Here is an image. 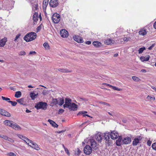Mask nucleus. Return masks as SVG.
Wrapping results in <instances>:
<instances>
[{
    "label": "nucleus",
    "instance_id": "nucleus-1",
    "mask_svg": "<svg viewBox=\"0 0 156 156\" xmlns=\"http://www.w3.org/2000/svg\"><path fill=\"white\" fill-rule=\"evenodd\" d=\"M131 142V139L130 137H127L122 138V136H120L118 139L116 140V144L117 146H120L121 145L129 144Z\"/></svg>",
    "mask_w": 156,
    "mask_h": 156
},
{
    "label": "nucleus",
    "instance_id": "nucleus-2",
    "mask_svg": "<svg viewBox=\"0 0 156 156\" xmlns=\"http://www.w3.org/2000/svg\"><path fill=\"white\" fill-rule=\"evenodd\" d=\"M36 34L34 32H30L24 37V39L27 42H29L34 40L36 37Z\"/></svg>",
    "mask_w": 156,
    "mask_h": 156
},
{
    "label": "nucleus",
    "instance_id": "nucleus-3",
    "mask_svg": "<svg viewBox=\"0 0 156 156\" xmlns=\"http://www.w3.org/2000/svg\"><path fill=\"white\" fill-rule=\"evenodd\" d=\"M48 105L46 102H40L37 103L35 106V107L37 109H43L45 110L47 108Z\"/></svg>",
    "mask_w": 156,
    "mask_h": 156
},
{
    "label": "nucleus",
    "instance_id": "nucleus-4",
    "mask_svg": "<svg viewBox=\"0 0 156 156\" xmlns=\"http://www.w3.org/2000/svg\"><path fill=\"white\" fill-rule=\"evenodd\" d=\"M52 20L54 23H58L60 20V16L57 13H55L52 16Z\"/></svg>",
    "mask_w": 156,
    "mask_h": 156
},
{
    "label": "nucleus",
    "instance_id": "nucleus-5",
    "mask_svg": "<svg viewBox=\"0 0 156 156\" xmlns=\"http://www.w3.org/2000/svg\"><path fill=\"white\" fill-rule=\"evenodd\" d=\"M142 139V137L140 136H138L134 138L132 143V145L133 146L137 145L141 143V140Z\"/></svg>",
    "mask_w": 156,
    "mask_h": 156
},
{
    "label": "nucleus",
    "instance_id": "nucleus-6",
    "mask_svg": "<svg viewBox=\"0 0 156 156\" xmlns=\"http://www.w3.org/2000/svg\"><path fill=\"white\" fill-rule=\"evenodd\" d=\"M83 151L86 154L89 155L92 152V149L89 145H87L84 147Z\"/></svg>",
    "mask_w": 156,
    "mask_h": 156
},
{
    "label": "nucleus",
    "instance_id": "nucleus-7",
    "mask_svg": "<svg viewBox=\"0 0 156 156\" xmlns=\"http://www.w3.org/2000/svg\"><path fill=\"white\" fill-rule=\"evenodd\" d=\"M72 103V100L71 99L69 98H66L65 99V104L63 106L64 108H68L70 106V105Z\"/></svg>",
    "mask_w": 156,
    "mask_h": 156
},
{
    "label": "nucleus",
    "instance_id": "nucleus-8",
    "mask_svg": "<svg viewBox=\"0 0 156 156\" xmlns=\"http://www.w3.org/2000/svg\"><path fill=\"white\" fill-rule=\"evenodd\" d=\"M118 133L115 131H112L110 133L111 138L113 140L117 139L119 136Z\"/></svg>",
    "mask_w": 156,
    "mask_h": 156
},
{
    "label": "nucleus",
    "instance_id": "nucleus-9",
    "mask_svg": "<svg viewBox=\"0 0 156 156\" xmlns=\"http://www.w3.org/2000/svg\"><path fill=\"white\" fill-rule=\"evenodd\" d=\"M109 135H110L109 133L106 132L104 133L103 136L104 139L106 140V143H107L109 145L111 144L109 142Z\"/></svg>",
    "mask_w": 156,
    "mask_h": 156
},
{
    "label": "nucleus",
    "instance_id": "nucleus-10",
    "mask_svg": "<svg viewBox=\"0 0 156 156\" xmlns=\"http://www.w3.org/2000/svg\"><path fill=\"white\" fill-rule=\"evenodd\" d=\"M49 4L51 7L55 8L58 5V0H50Z\"/></svg>",
    "mask_w": 156,
    "mask_h": 156
},
{
    "label": "nucleus",
    "instance_id": "nucleus-11",
    "mask_svg": "<svg viewBox=\"0 0 156 156\" xmlns=\"http://www.w3.org/2000/svg\"><path fill=\"white\" fill-rule=\"evenodd\" d=\"M60 34L61 36L63 37L66 38L68 36V33L65 29L61 30L60 32Z\"/></svg>",
    "mask_w": 156,
    "mask_h": 156
},
{
    "label": "nucleus",
    "instance_id": "nucleus-12",
    "mask_svg": "<svg viewBox=\"0 0 156 156\" xmlns=\"http://www.w3.org/2000/svg\"><path fill=\"white\" fill-rule=\"evenodd\" d=\"M102 135L101 133L98 132L95 135V138L99 142H101L102 140Z\"/></svg>",
    "mask_w": 156,
    "mask_h": 156
},
{
    "label": "nucleus",
    "instance_id": "nucleus-13",
    "mask_svg": "<svg viewBox=\"0 0 156 156\" xmlns=\"http://www.w3.org/2000/svg\"><path fill=\"white\" fill-rule=\"evenodd\" d=\"M67 108H68L70 110L74 111L76 110L77 108V105L74 103H72L70 106Z\"/></svg>",
    "mask_w": 156,
    "mask_h": 156
},
{
    "label": "nucleus",
    "instance_id": "nucleus-14",
    "mask_svg": "<svg viewBox=\"0 0 156 156\" xmlns=\"http://www.w3.org/2000/svg\"><path fill=\"white\" fill-rule=\"evenodd\" d=\"M67 108H68L70 110L74 111L76 110L77 108V105L74 103H72L70 106Z\"/></svg>",
    "mask_w": 156,
    "mask_h": 156
},
{
    "label": "nucleus",
    "instance_id": "nucleus-15",
    "mask_svg": "<svg viewBox=\"0 0 156 156\" xmlns=\"http://www.w3.org/2000/svg\"><path fill=\"white\" fill-rule=\"evenodd\" d=\"M74 40L78 43H80L83 42V40L82 38L78 36H74L73 37Z\"/></svg>",
    "mask_w": 156,
    "mask_h": 156
},
{
    "label": "nucleus",
    "instance_id": "nucleus-16",
    "mask_svg": "<svg viewBox=\"0 0 156 156\" xmlns=\"http://www.w3.org/2000/svg\"><path fill=\"white\" fill-rule=\"evenodd\" d=\"M90 142L92 147L94 149H96L98 148V144L94 140H90Z\"/></svg>",
    "mask_w": 156,
    "mask_h": 156
},
{
    "label": "nucleus",
    "instance_id": "nucleus-17",
    "mask_svg": "<svg viewBox=\"0 0 156 156\" xmlns=\"http://www.w3.org/2000/svg\"><path fill=\"white\" fill-rule=\"evenodd\" d=\"M30 146L37 150H38L40 149L38 145L36 143L32 141L31 143Z\"/></svg>",
    "mask_w": 156,
    "mask_h": 156
},
{
    "label": "nucleus",
    "instance_id": "nucleus-18",
    "mask_svg": "<svg viewBox=\"0 0 156 156\" xmlns=\"http://www.w3.org/2000/svg\"><path fill=\"white\" fill-rule=\"evenodd\" d=\"M59 100L58 99L52 98L51 101V105L52 106L58 104Z\"/></svg>",
    "mask_w": 156,
    "mask_h": 156
},
{
    "label": "nucleus",
    "instance_id": "nucleus-19",
    "mask_svg": "<svg viewBox=\"0 0 156 156\" xmlns=\"http://www.w3.org/2000/svg\"><path fill=\"white\" fill-rule=\"evenodd\" d=\"M7 41V38L5 37L0 40V47H3L5 44L6 42Z\"/></svg>",
    "mask_w": 156,
    "mask_h": 156
},
{
    "label": "nucleus",
    "instance_id": "nucleus-20",
    "mask_svg": "<svg viewBox=\"0 0 156 156\" xmlns=\"http://www.w3.org/2000/svg\"><path fill=\"white\" fill-rule=\"evenodd\" d=\"M11 127L15 130H19L21 129V128L19 126L13 122H12V125H11Z\"/></svg>",
    "mask_w": 156,
    "mask_h": 156
},
{
    "label": "nucleus",
    "instance_id": "nucleus-21",
    "mask_svg": "<svg viewBox=\"0 0 156 156\" xmlns=\"http://www.w3.org/2000/svg\"><path fill=\"white\" fill-rule=\"evenodd\" d=\"M1 113L0 114L2 115L8 117H9L11 116V115L10 113L3 109H2Z\"/></svg>",
    "mask_w": 156,
    "mask_h": 156
},
{
    "label": "nucleus",
    "instance_id": "nucleus-22",
    "mask_svg": "<svg viewBox=\"0 0 156 156\" xmlns=\"http://www.w3.org/2000/svg\"><path fill=\"white\" fill-rule=\"evenodd\" d=\"M115 41L114 40H112L110 39H108L105 41V44L109 45L112 44L114 43Z\"/></svg>",
    "mask_w": 156,
    "mask_h": 156
},
{
    "label": "nucleus",
    "instance_id": "nucleus-23",
    "mask_svg": "<svg viewBox=\"0 0 156 156\" xmlns=\"http://www.w3.org/2000/svg\"><path fill=\"white\" fill-rule=\"evenodd\" d=\"M149 58L150 56L149 55H147L145 57L142 56L140 59L142 62H144L148 61L149 60Z\"/></svg>",
    "mask_w": 156,
    "mask_h": 156
},
{
    "label": "nucleus",
    "instance_id": "nucleus-24",
    "mask_svg": "<svg viewBox=\"0 0 156 156\" xmlns=\"http://www.w3.org/2000/svg\"><path fill=\"white\" fill-rule=\"evenodd\" d=\"M39 17L38 13L35 12L33 16V19L35 22H37L38 20Z\"/></svg>",
    "mask_w": 156,
    "mask_h": 156
},
{
    "label": "nucleus",
    "instance_id": "nucleus-25",
    "mask_svg": "<svg viewBox=\"0 0 156 156\" xmlns=\"http://www.w3.org/2000/svg\"><path fill=\"white\" fill-rule=\"evenodd\" d=\"M49 0H44L43 2V10H45L48 4Z\"/></svg>",
    "mask_w": 156,
    "mask_h": 156
},
{
    "label": "nucleus",
    "instance_id": "nucleus-26",
    "mask_svg": "<svg viewBox=\"0 0 156 156\" xmlns=\"http://www.w3.org/2000/svg\"><path fill=\"white\" fill-rule=\"evenodd\" d=\"M48 121L53 127L57 128L58 126V125L54 121L51 119H48Z\"/></svg>",
    "mask_w": 156,
    "mask_h": 156
},
{
    "label": "nucleus",
    "instance_id": "nucleus-27",
    "mask_svg": "<svg viewBox=\"0 0 156 156\" xmlns=\"http://www.w3.org/2000/svg\"><path fill=\"white\" fill-rule=\"evenodd\" d=\"M139 35L144 36L147 34V32L145 29L143 28L140 30L139 32Z\"/></svg>",
    "mask_w": 156,
    "mask_h": 156
},
{
    "label": "nucleus",
    "instance_id": "nucleus-28",
    "mask_svg": "<svg viewBox=\"0 0 156 156\" xmlns=\"http://www.w3.org/2000/svg\"><path fill=\"white\" fill-rule=\"evenodd\" d=\"M38 95V93L36 94L34 92H31L30 94V96L31 98V99L34 100L37 97Z\"/></svg>",
    "mask_w": 156,
    "mask_h": 156
},
{
    "label": "nucleus",
    "instance_id": "nucleus-29",
    "mask_svg": "<svg viewBox=\"0 0 156 156\" xmlns=\"http://www.w3.org/2000/svg\"><path fill=\"white\" fill-rule=\"evenodd\" d=\"M13 122L9 120H6L4 121V123L5 125L9 126H11V125Z\"/></svg>",
    "mask_w": 156,
    "mask_h": 156
},
{
    "label": "nucleus",
    "instance_id": "nucleus-30",
    "mask_svg": "<svg viewBox=\"0 0 156 156\" xmlns=\"http://www.w3.org/2000/svg\"><path fill=\"white\" fill-rule=\"evenodd\" d=\"M93 44L96 47H99L101 46V43L99 41H94L93 42Z\"/></svg>",
    "mask_w": 156,
    "mask_h": 156
},
{
    "label": "nucleus",
    "instance_id": "nucleus-31",
    "mask_svg": "<svg viewBox=\"0 0 156 156\" xmlns=\"http://www.w3.org/2000/svg\"><path fill=\"white\" fill-rule=\"evenodd\" d=\"M58 70L59 71L63 72H70L71 71L70 70H69V69H63V68H59L58 69Z\"/></svg>",
    "mask_w": 156,
    "mask_h": 156
},
{
    "label": "nucleus",
    "instance_id": "nucleus-32",
    "mask_svg": "<svg viewBox=\"0 0 156 156\" xmlns=\"http://www.w3.org/2000/svg\"><path fill=\"white\" fill-rule=\"evenodd\" d=\"M59 100L58 104L59 105H62L64 103V100L63 98H58Z\"/></svg>",
    "mask_w": 156,
    "mask_h": 156
},
{
    "label": "nucleus",
    "instance_id": "nucleus-33",
    "mask_svg": "<svg viewBox=\"0 0 156 156\" xmlns=\"http://www.w3.org/2000/svg\"><path fill=\"white\" fill-rule=\"evenodd\" d=\"M16 101L18 102V103L21 105H25L24 99L23 98H21L20 99H18L16 100Z\"/></svg>",
    "mask_w": 156,
    "mask_h": 156
},
{
    "label": "nucleus",
    "instance_id": "nucleus-34",
    "mask_svg": "<svg viewBox=\"0 0 156 156\" xmlns=\"http://www.w3.org/2000/svg\"><path fill=\"white\" fill-rule=\"evenodd\" d=\"M21 95V93L20 91L16 92L15 95V96L16 98H20Z\"/></svg>",
    "mask_w": 156,
    "mask_h": 156
},
{
    "label": "nucleus",
    "instance_id": "nucleus-35",
    "mask_svg": "<svg viewBox=\"0 0 156 156\" xmlns=\"http://www.w3.org/2000/svg\"><path fill=\"white\" fill-rule=\"evenodd\" d=\"M108 85L109 86L111 87H112V89L114 90H117L118 91H121L122 90V89H121L119 88L118 87L112 86L108 84Z\"/></svg>",
    "mask_w": 156,
    "mask_h": 156
},
{
    "label": "nucleus",
    "instance_id": "nucleus-36",
    "mask_svg": "<svg viewBox=\"0 0 156 156\" xmlns=\"http://www.w3.org/2000/svg\"><path fill=\"white\" fill-rule=\"evenodd\" d=\"M43 46L46 49H49V46L47 43L45 42L44 43Z\"/></svg>",
    "mask_w": 156,
    "mask_h": 156
},
{
    "label": "nucleus",
    "instance_id": "nucleus-37",
    "mask_svg": "<svg viewBox=\"0 0 156 156\" xmlns=\"http://www.w3.org/2000/svg\"><path fill=\"white\" fill-rule=\"evenodd\" d=\"M38 9V4L37 3L34 4L33 7V9L34 11L37 10Z\"/></svg>",
    "mask_w": 156,
    "mask_h": 156
},
{
    "label": "nucleus",
    "instance_id": "nucleus-38",
    "mask_svg": "<svg viewBox=\"0 0 156 156\" xmlns=\"http://www.w3.org/2000/svg\"><path fill=\"white\" fill-rule=\"evenodd\" d=\"M8 102L11 104L13 106H15L17 104V103L16 101H8Z\"/></svg>",
    "mask_w": 156,
    "mask_h": 156
},
{
    "label": "nucleus",
    "instance_id": "nucleus-39",
    "mask_svg": "<svg viewBox=\"0 0 156 156\" xmlns=\"http://www.w3.org/2000/svg\"><path fill=\"white\" fill-rule=\"evenodd\" d=\"M25 142L26 143L30 146V144L31 143L32 141L27 138L26 140H25Z\"/></svg>",
    "mask_w": 156,
    "mask_h": 156
},
{
    "label": "nucleus",
    "instance_id": "nucleus-40",
    "mask_svg": "<svg viewBox=\"0 0 156 156\" xmlns=\"http://www.w3.org/2000/svg\"><path fill=\"white\" fill-rule=\"evenodd\" d=\"M145 49V47L140 48L138 50V52L139 54H141L142 53L143 51Z\"/></svg>",
    "mask_w": 156,
    "mask_h": 156
},
{
    "label": "nucleus",
    "instance_id": "nucleus-41",
    "mask_svg": "<svg viewBox=\"0 0 156 156\" xmlns=\"http://www.w3.org/2000/svg\"><path fill=\"white\" fill-rule=\"evenodd\" d=\"M131 38L129 37H124L123 38V40L125 41H130Z\"/></svg>",
    "mask_w": 156,
    "mask_h": 156
},
{
    "label": "nucleus",
    "instance_id": "nucleus-42",
    "mask_svg": "<svg viewBox=\"0 0 156 156\" xmlns=\"http://www.w3.org/2000/svg\"><path fill=\"white\" fill-rule=\"evenodd\" d=\"M152 147L153 149L156 151V143H154L152 144Z\"/></svg>",
    "mask_w": 156,
    "mask_h": 156
},
{
    "label": "nucleus",
    "instance_id": "nucleus-43",
    "mask_svg": "<svg viewBox=\"0 0 156 156\" xmlns=\"http://www.w3.org/2000/svg\"><path fill=\"white\" fill-rule=\"evenodd\" d=\"M21 35V34H17L14 40V41H17V40L19 38L20 36Z\"/></svg>",
    "mask_w": 156,
    "mask_h": 156
},
{
    "label": "nucleus",
    "instance_id": "nucleus-44",
    "mask_svg": "<svg viewBox=\"0 0 156 156\" xmlns=\"http://www.w3.org/2000/svg\"><path fill=\"white\" fill-rule=\"evenodd\" d=\"M41 28H42V26H41V25H40L39 26L37 27V29H36L37 30V32H38L41 29Z\"/></svg>",
    "mask_w": 156,
    "mask_h": 156
},
{
    "label": "nucleus",
    "instance_id": "nucleus-45",
    "mask_svg": "<svg viewBox=\"0 0 156 156\" xmlns=\"http://www.w3.org/2000/svg\"><path fill=\"white\" fill-rule=\"evenodd\" d=\"M7 140L12 143H13L14 142V140L9 137H8V138H7Z\"/></svg>",
    "mask_w": 156,
    "mask_h": 156
},
{
    "label": "nucleus",
    "instance_id": "nucleus-46",
    "mask_svg": "<svg viewBox=\"0 0 156 156\" xmlns=\"http://www.w3.org/2000/svg\"><path fill=\"white\" fill-rule=\"evenodd\" d=\"M64 111V110L62 109H59L58 110V113L59 114H62L63 112Z\"/></svg>",
    "mask_w": 156,
    "mask_h": 156
},
{
    "label": "nucleus",
    "instance_id": "nucleus-47",
    "mask_svg": "<svg viewBox=\"0 0 156 156\" xmlns=\"http://www.w3.org/2000/svg\"><path fill=\"white\" fill-rule=\"evenodd\" d=\"M2 98L3 100H4L6 101L10 100V98H5L3 96L2 97Z\"/></svg>",
    "mask_w": 156,
    "mask_h": 156
},
{
    "label": "nucleus",
    "instance_id": "nucleus-48",
    "mask_svg": "<svg viewBox=\"0 0 156 156\" xmlns=\"http://www.w3.org/2000/svg\"><path fill=\"white\" fill-rule=\"evenodd\" d=\"M9 156H16V154L13 152H10L9 153Z\"/></svg>",
    "mask_w": 156,
    "mask_h": 156
},
{
    "label": "nucleus",
    "instance_id": "nucleus-49",
    "mask_svg": "<svg viewBox=\"0 0 156 156\" xmlns=\"http://www.w3.org/2000/svg\"><path fill=\"white\" fill-rule=\"evenodd\" d=\"M26 54V52L24 51H21L19 53L20 55H24Z\"/></svg>",
    "mask_w": 156,
    "mask_h": 156
},
{
    "label": "nucleus",
    "instance_id": "nucleus-50",
    "mask_svg": "<svg viewBox=\"0 0 156 156\" xmlns=\"http://www.w3.org/2000/svg\"><path fill=\"white\" fill-rule=\"evenodd\" d=\"M151 143L152 142L149 140H148L147 142V145L148 146H151Z\"/></svg>",
    "mask_w": 156,
    "mask_h": 156
},
{
    "label": "nucleus",
    "instance_id": "nucleus-51",
    "mask_svg": "<svg viewBox=\"0 0 156 156\" xmlns=\"http://www.w3.org/2000/svg\"><path fill=\"white\" fill-rule=\"evenodd\" d=\"M99 103L101 104H103L104 105H108V106H110V105L108 103H105V102H100Z\"/></svg>",
    "mask_w": 156,
    "mask_h": 156
},
{
    "label": "nucleus",
    "instance_id": "nucleus-52",
    "mask_svg": "<svg viewBox=\"0 0 156 156\" xmlns=\"http://www.w3.org/2000/svg\"><path fill=\"white\" fill-rule=\"evenodd\" d=\"M132 78L133 80L136 81L138 78L136 76H133L132 77Z\"/></svg>",
    "mask_w": 156,
    "mask_h": 156
},
{
    "label": "nucleus",
    "instance_id": "nucleus-53",
    "mask_svg": "<svg viewBox=\"0 0 156 156\" xmlns=\"http://www.w3.org/2000/svg\"><path fill=\"white\" fill-rule=\"evenodd\" d=\"M18 136L20 139H23L24 136L22 135L18 134L17 135Z\"/></svg>",
    "mask_w": 156,
    "mask_h": 156
},
{
    "label": "nucleus",
    "instance_id": "nucleus-54",
    "mask_svg": "<svg viewBox=\"0 0 156 156\" xmlns=\"http://www.w3.org/2000/svg\"><path fill=\"white\" fill-rule=\"evenodd\" d=\"M64 149L66 153L68 154H69V152L67 148L64 147Z\"/></svg>",
    "mask_w": 156,
    "mask_h": 156
},
{
    "label": "nucleus",
    "instance_id": "nucleus-55",
    "mask_svg": "<svg viewBox=\"0 0 156 156\" xmlns=\"http://www.w3.org/2000/svg\"><path fill=\"white\" fill-rule=\"evenodd\" d=\"M48 94L46 90H44L42 92V94L44 95H46Z\"/></svg>",
    "mask_w": 156,
    "mask_h": 156
},
{
    "label": "nucleus",
    "instance_id": "nucleus-56",
    "mask_svg": "<svg viewBox=\"0 0 156 156\" xmlns=\"http://www.w3.org/2000/svg\"><path fill=\"white\" fill-rule=\"evenodd\" d=\"M2 138L5 140H7V138H8V136H6L5 135H3V136H2Z\"/></svg>",
    "mask_w": 156,
    "mask_h": 156
},
{
    "label": "nucleus",
    "instance_id": "nucleus-57",
    "mask_svg": "<svg viewBox=\"0 0 156 156\" xmlns=\"http://www.w3.org/2000/svg\"><path fill=\"white\" fill-rule=\"evenodd\" d=\"M87 112L86 111H82V112H80L78 114V115H79L80 114H84V113H87Z\"/></svg>",
    "mask_w": 156,
    "mask_h": 156
},
{
    "label": "nucleus",
    "instance_id": "nucleus-58",
    "mask_svg": "<svg viewBox=\"0 0 156 156\" xmlns=\"http://www.w3.org/2000/svg\"><path fill=\"white\" fill-rule=\"evenodd\" d=\"M108 113L109 115H110L112 116H113L114 115V113L113 112H108Z\"/></svg>",
    "mask_w": 156,
    "mask_h": 156
},
{
    "label": "nucleus",
    "instance_id": "nucleus-59",
    "mask_svg": "<svg viewBox=\"0 0 156 156\" xmlns=\"http://www.w3.org/2000/svg\"><path fill=\"white\" fill-rule=\"evenodd\" d=\"M36 52L35 51H31L30 52L29 54H36Z\"/></svg>",
    "mask_w": 156,
    "mask_h": 156
},
{
    "label": "nucleus",
    "instance_id": "nucleus-60",
    "mask_svg": "<svg viewBox=\"0 0 156 156\" xmlns=\"http://www.w3.org/2000/svg\"><path fill=\"white\" fill-rule=\"evenodd\" d=\"M91 41H88L87 42H86V44L88 45H90L91 44Z\"/></svg>",
    "mask_w": 156,
    "mask_h": 156
},
{
    "label": "nucleus",
    "instance_id": "nucleus-61",
    "mask_svg": "<svg viewBox=\"0 0 156 156\" xmlns=\"http://www.w3.org/2000/svg\"><path fill=\"white\" fill-rule=\"evenodd\" d=\"M140 71H141V72L142 73H145L147 71L145 69H142Z\"/></svg>",
    "mask_w": 156,
    "mask_h": 156
},
{
    "label": "nucleus",
    "instance_id": "nucleus-62",
    "mask_svg": "<svg viewBox=\"0 0 156 156\" xmlns=\"http://www.w3.org/2000/svg\"><path fill=\"white\" fill-rule=\"evenodd\" d=\"M154 47V45H152L150 47H149L148 48V49L149 50H150L152 48Z\"/></svg>",
    "mask_w": 156,
    "mask_h": 156
},
{
    "label": "nucleus",
    "instance_id": "nucleus-63",
    "mask_svg": "<svg viewBox=\"0 0 156 156\" xmlns=\"http://www.w3.org/2000/svg\"><path fill=\"white\" fill-rule=\"evenodd\" d=\"M27 139V138L26 137L24 136L23 137V139H22V140H23L24 141H25V140H26V139Z\"/></svg>",
    "mask_w": 156,
    "mask_h": 156
},
{
    "label": "nucleus",
    "instance_id": "nucleus-64",
    "mask_svg": "<svg viewBox=\"0 0 156 156\" xmlns=\"http://www.w3.org/2000/svg\"><path fill=\"white\" fill-rule=\"evenodd\" d=\"M153 26L154 28L156 29V21L154 23Z\"/></svg>",
    "mask_w": 156,
    "mask_h": 156
}]
</instances>
